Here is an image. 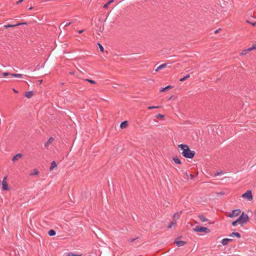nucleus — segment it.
Returning <instances> with one entry per match:
<instances>
[{
  "instance_id": "obj_1",
  "label": "nucleus",
  "mask_w": 256,
  "mask_h": 256,
  "mask_svg": "<svg viewBox=\"0 0 256 256\" xmlns=\"http://www.w3.org/2000/svg\"><path fill=\"white\" fill-rule=\"evenodd\" d=\"M178 147L182 150V156L186 158H192L195 154V152L192 150H190L189 147L186 144H179Z\"/></svg>"
},
{
  "instance_id": "obj_2",
  "label": "nucleus",
  "mask_w": 256,
  "mask_h": 256,
  "mask_svg": "<svg viewBox=\"0 0 256 256\" xmlns=\"http://www.w3.org/2000/svg\"><path fill=\"white\" fill-rule=\"evenodd\" d=\"M248 216L244 212H242L237 220H238V224L242 226L244 224L246 223L248 221Z\"/></svg>"
},
{
  "instance_id": "obj_3",
  "label": "nucleus",
  "mask_w": 256,
  "mask_h": 256,
  "mask_svg": "<svg viewBox=\"0 0 256 256\" xmlns=\"http://www.w3.org/2000/svg\"><path fill=\"white\" fill-rule=\"evenodd\" d=\"M194 231L198 232H204L206 234H208L210 232V230L208 228L200 226H196L194 228Z\"/></svg>"
},
{
  "instance_id": "obj_4",
  "label": "nucleus",
  "mask_w": 256,
  "mask_h": 256,
  "mask_svg": "<svg viewBox=\"0 0 256 256\" xmlns=\"http://www.w3.org/2000/svg\"><path fill=\"white\" fill-rule=\"evenodd\" d=\"M6 180L7 176H5L2 182L0 181V184H2V190H8V186Z\"/></svg>"
},
{
  "instance_id": "obj_5",
  "label": "nucleus",
  "mask_w": 256,
  "mask_h": 256,
  "mask_svg": "<svg viewBox=\"0 0 256 256\" xmlns=\"http://www.w3.org/2000/svg\"><path fill=\"white\" fill-rule=\"evenodd\" d=\"M242 197L246 198L248 200H252V196L251 190H247L244 194H242Z\"/></svg>"
},
{
  "instance_id": "obj_6",
  "label": "nucleus",
  "mask_w": 256,
  "mask_h": 256,
  "mask_svg": "<svg viewBox=\"0 0 256 256\" xmlns=\"http://www.w3.org/2000/svg\"><path fill=\"white\" fill-rule=\"evenodd\" d=\"M240 213V209H237L234 210L231 213H230L228 214V216L230 218H234L238 216Z\"/></svg>"
},
{
  "instance_id": "obj_7",
  "label": "nucleus",
  "mask_w": 256,
  "mask_h": 256,
  "mask_svg": "<svg viewBox=\"0 0 256 256\" xmlns=\"http://www.w3.org/2000/svg\"><path fill=\"white\" fill-rule=\"evenodd\" d=\"M22 154H18L15 156H14L12 159V160L14 162H16V161L19 160L22 158Z\"/></svg>"
},
{
  "instance_id": "obj_8",
  "label": "nucleus",
  "mask_w": 256,
  "mask_h": 256,
  "mask_svg": "<svg viewBox=\"0 0 256 256\" xmlns=\"http://www.w3.org/2000/svg\"><path fill=\"white\" fill-rule=\"evenodd\" d=\"M181 213H182V212H176V213L174 214L173 216L174 220L176 221L177 220H178L180 217Z\"/></svg>"
},
{
  "instance_id": "obj_9",
  "label": "nucleus",
  "mask_w": 256,
  "mask_h": 256,
  "mask_svg": "<svg viewBox=\"0 0 256 256\" xmlns=\"http://www.w3.org/2000/svg\"><path fill=\"white\" fill-rule=\"evenodd\" d=\"M57 167V164L55 161H52L51 163V166L50 168V171H52L54 170V168H56Z\"/></svg>"
},
{
  "instance_id": "obj_10",
  "label": "nucleus",
  "mask_w": 256,
  "mask_h": 256,
  "mask_svg": "<svg viewBox=\"0 0 256 256\" xmlns=\"http://www.w3.org/2000/svg\"><path fill=\"white\" fill-rule=\"evenodd\" d=\"M174 243L176 244L178 246H183L184 245V244H186V242L184 241H182V240H180V241H175Z\"/></svg>"
},
{
  "instance_id": "obj_11",
  "label": "nucleus",
  "mask_w": 256,
  "mask_h": 256,
  "mask_svg": "<svg viewBox=\"0 0 256 256\" xmlns=\"http://www.w3.org/2000/svg\"><path fill=\"white\" fill-rule=\"evenodd\" d=\"M232 240L230 239V238H224L222 240V244L224 245V246H226V244H228V242L231 241Z\"/></svg>"
},
{
  "instance_id": "obj_12",
  "label": "nucleus",
  "mask_w": 256,
  "mask_h": 256,
  "mask_svg": "<svg viewBox=\"0 0 256 256\" xmlns=\"http://www.w3.org/2000/svg\"><path fill=\"white\" fill-rule=\"evenodd\" d=\"M34 95V93L32 92H27L25 93L24 96L27 98H30Z\"/></svg>"
},
{
  "instance_id": "obj_13",
  "label": "nucleus",
  "mask_w": 256,
  "mask_h": 256,
  "mask_svg": "<svg viewBox=\"0 0 256 256\" xmlns=\"http://www.w3.org/2000/svg\"><path fill=\"white\" fill-rule=\"evenodd\" d=\"M128 126V122L124 121L122 122L120 125V128L122 129L126 128Z\"/></svg>"
},
{
  "instance_id": "obj_14",
  "label": "nucleus",
  "mask_w": 256,
  "mask_h": 256,
  "mask_svg": "<svg viewBox=\"0 0 256 256\" xmlns=\"http://www.w3.org/2000/svg\"><path fill=\"white\" fill-rule=\"evenodd\" d=\"M54 140V138H50L48 140L45 144L44 146L46 147L48 146Z\"/></svg>"
},
{
  "instance_id": "obj_15",
  "label": "nucleus",
  "mask_w": 256,
  "mask_h": 256,
  "mask_svg": "<svg viewBox=\"0 0 256 256\" xmlns=\"http://www.w3.org/2000/svg\"><path fill=\"white\" fill-rule=\"evenodd\" d=\"M198 218L202 222H206L208 221V219L203 215H200Z\"/></svg>"
},
{
  "instance_id": "obj_16",
  "label": "nucleus",
  "mask_w": 256,
  "mask_h": 256,
  "mask_svg": "<svg viewBox=\"0 0 256 256\" xmlns=\"http://www.w3.org/2000/svg\"><path fill=\"white\" fill-rule=\"evenodd\" d=\"M39 174V172L37 169H34L32 172L30 173L31 176H36Z\"/></svg>"
},
{
  "instance_id": "obj_17",
  "label": "nucleus",
  "mask_w": 256,
  "mask_h": 256,
  "mask_svg": "<svg viewBox=\"0 0 256 256\" xmlns=\"http://www.w3.org/2000/svg\"><path fill=\"white\" fill-rule=\"evenodd\" d=\"M176 224V222L174 220L172 222H170V225L168 226V228H172V226H175Z\"/></svg>"
},
{
  "instance_id": "obj_18",
  "label": "nucleus",
  "mask_w": 256,
  "mask_h": 256,
  "mask_svg": "<svg viewBox=\"0 0 256 256\" xmlns=\"http://www.w3.org/2000/svg\"><path fill=\"white\" fill-rule=\"evenodd\" d=\"M172 86H168L164 88H162V90H160V92H164V91H166L168 90H170L172 88Z\"/></svg>"
},
{
  "instance_id": "obj_19",
  "label": "nucleus",
  "mask_w": 256,
  "mask_h": 256,
  "mask_svg": "<svg viewBox=\"0 0 256 256\" xmlns=\"http://www.w3.org/2000/svg\"><path fill=\"white\" fill-rule=\"evenodd\" d=\"M11 76H12L16 77V78H22V74H11Z\"/></svg>"
},
{
  "instance_id": "obj_20",
  "label": "nucleus",
  "mask_w": 256,
  "mask_h": 256,
  "mask_svg": "<svg viewBox=\"0 0 256 256\" xmlns=\"http://www.w3.org/2000/svg\"><path fill=\"white\" fill-rule=\"evenodd\" d=\"M67 256H81V254H76L74 252H68L66 254Z\"/></svg>"
},
{
  "instance_id": "obj_21",
  "label": "nucleus",
  "mask_w": 256,
  "mask_h": 256,
  "mask_svg": "<svg viewBox=\"0 0 256 256\" xmlns=\"http://www.w3.org/2000/svg\"><path fill=\"white\" fill-rule=\"evenodd\" d=\"M173 160L176 164H181L182 163L180 160L177 157L174 158Z\"/></svg>"
},
{
  "instance_id": "obj_22",
  "label": "nucleus",
  "mask_w": 256,
  "mask_h": 256,
  "mask_svg": "<svg viewBox=\"0 0 256 256\" xmlns=\"http://www.w3.org/2000/svg\"><path fill=\"white\" fill-rule=\"evenodd\" d=\"M114 2V0H110V1H108L106 4L104 6V8H108V6L113 2Z\"/></svg>"
},
{
  "instance_id": "obj_23",
  "label": "nucleus",
  "mask_w": 256,
  "mask_h": 256,
  "mask_svg": "<svg viewBox=\"0 0 256 256\" xmlns=\"http://www.w3.org/2000/svg\"><path fill=\"white\" fill-rule=\"evenodd\" d=\"M48 234L50 236H54L56 234V232L53 230H51L48 231Z\"/></svg>"
},
{
  "instance_id": "obj_24",
  "label": "nucleus",
  "mask_w": 256,
  "mask_h": 256,
  "mask_svg": "<svg viewBox=\"0 0 256 256\" xmlns=\"http://www.w3.org/2000/svg\"><path fill=\"white\" fill-rule=\"evenodd\" d=\"M256 48V44H254L252 46V48H250L246 49V50H248V52H250Z\"/></svg>"
},
{
  "instance_id": "obj_25",
  "label": "nucleus",
  "mask_w": 256,
  "mask_h": 256,
  "mask_svg": "<svg viewBox=\"0 0 256 256\" xmlns=\"http://www.w3.org/2000/svg\"><path fill=\"white\" fill-rule=\"evenodd\" d=\"M190 75L189 74H187L186 76H184V78H180V82H184V81L185 80H186L187 78H190Z\"/></svg>"
},
{
  "instance_id": "obj_26",
  "label": "nucleus",
  "mask_w": 256,
  "mask_h": 256,
  "mask_svg": "<svg viewBox=\"0 0 256 256\" xmlns=\"http://www.w3.org/2000/svg\"><path fill=\"white\" fill-rule=\"evenodd\" d=\"M236 236L237 238H240V235L239 233L238 232H232V234H231V236Z\"/></svg>"
},
{
  "instance_id": "obj_27",
  "label": "nucleus",
  "mask_w": 256,
  "mask_h": 256,
  "mask_svg": "<svg viewBox=\"0 0 256 256\" xmlns=\"http://www.w3.org/2000/svg\"><path fill=\"white\" fill-rule=\"evenodd\" d=\"M72 22H66V23H65V22H63L61 24L60 26H64V27H66V26H67L69 25H70L71 24Z\"/></svg>"
},
{
  "instance_id": "obj_28",
  "label": "nucleus",
  "mask_w": 256,
  "mask_h": 256,
  "mask_svg": "<svg viewBox=\"0 0 256 256\" xmlns=\"http://www.w3.org/2000/svg\"><path fill=\"white\" fill-rule=\"evenodd\" d=\"M16 26V25L14 24H8V25H4V28H12Z\"/></svg>"
},
{
  "instance_id": "obj_29",
  "label": "nucleus",
  "mask_w": 256,
  "mask_h": 256,
  "mask_svg": "<svg viewBox=\"0 0 256 256\" xmlns=\"http://www.w3.org/2000/svg\"><path fill=\"white\" fill-rule=\"evenodd\" d=\"M248 52V51L246 50H246H243L242 51V52L240 54L241 56H244V55H246Z\"/></svg>"
},
{
  "instance_id": "obj_30",
  "label": "nucleus",
  "mask_w": 256,
  "mask_h": 256,
  "mask_svg": "<svg viewBox=\"0 0 256 256\" xmlns=\"http://www.w3.org/2000/svg\"><path fill=\"white\" fill-rule=\"evenodd\" d=\"M167 64H164L159 66V68H160V70L164 68L166 66Z\"/></svg>"
},
{
  "instance_id": "obj_31",
  "label": "nucleus",
  "mask_w": 256,
  "mask_h": 256,
  "mask_svg": "<svg viewBox=\"0 0 256 256\" xmlns=\"http://www.w3.org/2000/svg\"><path fill=\"white\" fill-rule=\"evenodd\" d=\"M86 81L90 82V84H96V82L95 81L93 80H89V79H86Z\"/></svg>"
},
{
  "instance_id": "obj_32",
  "label": "nucleus",
  "mask_w": 256,
  "mask_h": 256,
  "mask_svg": "<svg viewBox=\"0 0 256 256\" xmlns=\"http://www.w3.org/2000/svg\"><path fill=\"white\" fill-rule=\"evenodd\" d=\"M160 108V106H148V109L151 110V109H153V108Z\"/></svg>"
},
{
  "instance_id": "obj_33",
  "label": "nucleus",
  "mask_w": 256,
  "mask_h": 256,
  "mask_svg": "<svg viewBox=\"0 0 256 256\" xmlns=\"http://www.w3.org/2000/svg\"><path fill=\"white\" fill-rule=\"evenodd\" d=\"M11 74H10V73H8V72H3L2 74V75L3 76H9V75L11 76Z\"/></svg>"
},
{
  "instance_id": "obj_34",
  "label": "nucleus",
  "mask_w": 256,
  "mask_h": 256,
  "mask_svg": "<svg viewBox=\"0 0 256 256\" xmlns=\"http://www.w3.org/2000/svg\"><path fill=\"white\" fill-rule=\"evenodd\" d=\"M164 117V115H162V114H158L156 116V118H163Z\"/></svg>"
},
{
  "instance_id": "obj_35",
  "label": "nucleus",
  "mask_w": 256,
  "mask_h": 256,
  "mask_svg": "<svg viewBox=\"0 0 256 256\" xmlns=\"http://www.w3.org/2000/svg\"><path fill=\"white\" fill-rule=\"evenodd\" d=\"M238 224V220H236L232 222V225L234 226H236L237 224Z\"/></svg>"
},
{
  "instance_id": "obj_36",
  "label": "nucleus",
  "mask_w": 256,
  "mask_h": 256,
  "mask_svg": "<svg viewBox=\"0 0 256 256\" xmlns=\"http://www.w3.org/2000/svg\"><path fill=\"white\" fill-rule=\"evenodd\" d=\"M98 45L99 48L100 49V50L101 52H104V48L102 47V46L100 44H98Z\"/></svg>"
},
{
  "instance_id": "obj_37",
  "label": "nucleus",
  "mask_w": 256,
  "mask_h": 256,
  "mask_svg": "<svg viewBox=\"0 0 256 256\" xmlns=\"http://www.w3.org/2000/svg\"><path fill=\"white\" fill-rule=\"evenodd\" d=\"M221 30V29L220 28H219L218 30H216L214 31V34H218L219 32Z\"/></svg>"
},
{
  "instance_id": "obj_38",
  "label": "nucleus",
  "mask_w": 256,
  "mask_h": 256,
  "mask_svg": "<svg viewBox=\"0 0 256 256\" xmlns=\"http://www.w3.org/2000/svg\"><path fill=\"white\" fill-rule=\"evenodd\" d=\"M24 1V0H19V1L17 2L16 4H19L20 3Z\"/></svg>"
},
{
  "instance_id": "obj_39",
  "label": "nucleus",
  "mask_w": 256,
  "mask_h": 256,
  "mask_svg": "<svg viewBox=\"0 0 256 256\" xmlns=\"http://www.w3.org/2000/svg\"><path fill=\"white\" fill-rule=\"evenodd\" d=\"M222 172H217L216 173V174H214V176H218V175H219L220 174H222Z\"/></svg>"
},
{
  "instance_id": "obj_40",
  "label": "nucleus",
  "mask_w": 256,
  "mask_h": 256,
  "mask_svg": "<svg viewBox=\"0 0 256 256\" xmlns=\"http://www.w3.org/2000/svg\"><path fill=\"white\" fill-rule=\"evenodd\" d=\"M22 24H26V23H18V24H15V25H16V26H18L22 25Z\"/></svg>"
},
{
  "instance_id": "obj_41",
  "label": "nucleus",
  "mask_w": 256,
  "mask_h": 256,
  "mask_svg": "<svg viewBox=\"0 0 256 256\" xmlns=\"http://www.w3.org/2000/svg\"><path fill=\"white\" fill-rule=\"evenodd\" d=\"M160 68H159V66L155 70V71L156 72H158V71L159 70H160Z\"/></svg>"
},
{
  "instance_id": "obj_42",
  "label": "nucleus",
  "mask_w": 256,
  "mask_h": 256,
  "mask_svg": "<svg viewBox=\"0 0 256 256\" xmlns=\"http://www.w3.org/2000/svg\"><path fill=\"white\" fill-rule=\"evenodd\" d=\"M136 239H130L129 240L130 242H132Z\"/></svg>"
},
{
  "instance_id": "obj_43",
  "label": "nucleus",
  "mask_w": 256,
  "mask_h": 256,
  "mask_svg": "<svg viewBox=\"0 0 256 256\" xmlns=\"http://www.w3.org/2000/svg\"><path fill=\"white\" fill-rule=\"evenodd\" d=\"M12 90H13V91H14L15 93H18V92L16 90H15L14 88H13V89H12Z\"/></svg>"
},
{
  "instance_id": "obj_44",
  "label": "nucleus",
  "mask_w": 256,
  "mask_h": 256,
  "mask_svg": "<svg viewBox=\"0 0 256 256\" xmlns=\"http://www.w3.org/2000/svg\"><path fill=\"white\" fill-rule=\"evenodd\" d=\"M250 24L253 26H254L256 24V22H252V23H250Z\"/></svg>"
},
{
  "instance_id": "obj_45",
  "label": "nucleus",
  "mask_w": 256,
  "mask_h": 256,
  "mask_svg": "<svg viewBox=\"0 0 256 256\" xmlns=\"http://www.w3.org/2000/svg\"><path fill=\"white\" fill-rule=\"evenodd\" d=\"M84 32V30H79L78 32L79 34H81L82 33V32Z\"/></svg>"
},
{
  "instance_id": "obj_46",
  "label": "nucleus",
  "mask_w": 256,
  "mask_h": 256,
  "mask_svg": "<svg viewBox=\"0 0 256 256\" xmlns=\"http://www.w3.org/2000/svg\"><path fill=\"white\" fill-rule=\"evenodd\" d=\"M190 176L191 177V178H192L193 177V175L192 174H190Z\"/></svg>"
},
{
  "instance_id": "obj_47",
  "label": "nucleus",
  "mask_w": 256,
  "mask_h": 256,
  "mask_svg": "<svg viewBox=\"0 0 256 256\" xmlns=\"http://www.w3.org/2000/svg\"><path fill=\"white\" fill-rule=\"evenodd\" d=\"M246 22H248V23H250V22L248 20H246Z\"/></svg>"
},
{
  "instance_id": "obj_48",
  "label": "nucleus",
  "mask_w": 256,
  "mask_h": 256,
  "mask_svg": "<svg viewBox=\"0 0 256 256\" xmlns=\"http://www.w3.org/2000/svg\"><path fill=\"white\" fill-rule=\"evenodd\" d=\"M186 176H188V173H187V172H186Z\"/></svg>"
}]
</instances>
